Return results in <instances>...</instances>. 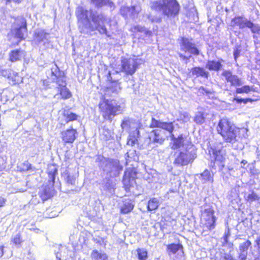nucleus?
Listing matches in <instances>:
<instances>
[{"label": "nucleus", "instance_id": "25", "mask_svg": "<svg viewBox=\"0 0 260 260\" xmlns=\"http://www.w3.org/2000/svg\"><path fill=\"white\" fill-rule=\"evenodd\" d=\"M159 201L156 198L150 199L148 202L147 209L149 211H153L158 208L159 206Z\"/></svg>", "mask_w": 260, "mask_h": 260}, {"label": "nucleus", "instance_id": "60", "mask_svg": "<svg viewBox=\"0 0 260 260\" xmlns=\"http://www.w3.org/2000/svg\"><path fill=\"white\" fill-rule=\"evenodd\" d=\"M108 80H112V77L111 76V73L110 72H109V76L108 77Z\"/></svg>", "mask_w": 260, "mask_h": 260}, {"label": "nucleus", "instance_id": "44", "mask_svg": "<svg viewBox=\"0 0 260 260\" xmlns=\"http://www.w3.org/2000/svg\"><path fill=\"white\" fill-rule=\"evenodd\" d=\"M251 90V88L250 86L248 85H245L241 88H238L236 89L237 93H248Z\"/></svg>", "mask_w": 260, "mask_h": 260}, {"label": "nucleus", "instance_id": "51", "mask_svg": "<svg viewBox=\"0 0 260 260\" xmlns=\"http://www.w3.org/2000/svg\"><path fill=\"white\" fill-rule=\"evenodd\" d=\"M230 233L229 230H228L227 232H225L224 235L223 236V240H224V243H228V238L230 236Z\"/></svg>", "mask_w": 260, "mask_h": 260}, {"label": "nucleus", "instance_id": "28", "mask_svg": "<svg viewBox=\"0 0 260 260\" xmlns=\"http://www.w3.org/2000/svg\"><path fill=\"white\" fill-rule=\"evenodd\" d=\"M63 116L64 118L66 123H68L71 121L75 120L77 119L78 116L69 110H64Z\"/></svg>", "mask_w": 260, "mask_h": 260}, {"label": "nucleus", "instance_id": "58", "mask_svg": "<svg viewBox=\"0 0 260 260\" xmlns=\"http://www.w3.org/2000/svg\"><path fill=\"white\" fill-rule=\"evenodd\" d=\"M3 249H4L3 246L0 247V257L3 255V254H4Z\"/></svg>", "mask_w": 260, "mask_h": 260}, {"label": "nucleus", "instance_id": "7", "mask_svg": "<svg viewBox=\"0 0 260 260\" xmlns=\"http://www.w3.org/2000/svg\"><path fill=\"white\" fill-rule=\"evenodd\" d=\"M101 159V167L103 171L111 177H115L119 175L120 172L122 170V167L120 166L119 161L117 159L102 157Z\"/></svg>", "mask_w": 260, "mask_h": 260}, {"label": "nucleus", "instance_id": "38", "mask_svg": "<svg viewBox=\"0 0 260 260\" xmlns=\"http://www.w3.org/2000/svg\"><path fill=\"white\" fill-rule=\"evenodd\" d=\"M133 32H141L146 34V35L149 34L150 32L147 30L144 27L141 25H136L132 27L131 29Z\"/></svg>", "mask_w": 260, "mask_h": 260}, {"label": "nucleus", "instance_id": "9", "mask_svg": "<svg viewBox=\"0 0 260 260\" xmlns=\"http://www.w3.org/2000/svg\"><path fill=\"white\" fill-rule=\"evenodd\" d=\"M196 157V155L192 151L186 150L175 154L174 164L177 166H183L192 162Z\"/></svg>", "mask_w": 260, "mask_h": 260}, {"label": "nucleus", "instance_id": "16", "mask_svg": "<svg viewBox=\"0 0 260 260\" xmlns=\"http://www.w3.org/2000/svg\"><path fill=\"white\" fill-rule=\"evenodd\" d=\"M151 127H157L166 130L169 132L171 135L173 134L172 132L174 128L173 122H162L154 118L151 119Z\"/></svg>", "mask_w": 260, "mask_h": 260}, {"label": "nucleus", "instance_id": "31", "mask_svg": "<svg viewBox=\"0 0 260 260\" xmlns=\"http://www.w3.org/2000/svg\"><path fill=\"white\" fill-rule=\"evenodd\" d=\"M182 247L180 244H172L168 246V251L169 254H175L179 250H182Z\"/></svg>", "mask_w": 260, "mask_h": 260}, {"label": "nucleus", "instance_id": "14", "mask_svg": "<svg viewBox=\"0 0 260 260\" xmlns=\"http://www.w3.org/2000/svg\"><path fill=\"white\" fill-rule=\"evenodd\" d=\"M149 139L151 143L161 145L165 139L164 132L161 129H155L149 134Z\"/></svg>", "mask_w": 260, "mask_h": 260}, {"label": "nucleus", "instance_id": "6", "mask_svg": "<svg viewBox=\"0 0 260 260\" xmlns=\"http://www.w3.org/2000/svg\"><path fill=\"white\" fill-rule=\"evenodd\" d=\"M201 220L205 231H210L215 228L216 218L214 211L210 206L205 205L203 206Z\"/></svg>", "mask_w": 260, "mask_h": 260}, {"label": "nucleus", "instance_id": "21", "mask_svg": "<svg viewBox=\"0 0 260 260\" xmlns=\"http://www.w3.org/2000/svg\"><path fill=\"white\" fill-rule=\"evenodd\" d=\"M171 140L172 141V145L171 148L172 149H177L183 146V138L182 135L176 138L174 134L170 135Z\"/></svg>", "mask_w": 260, "mask_h": 260}, {"label": "nucleus", "instance_id": "43", "mask_svg": "<svg viewBox=\"0 0 260 260\" xmlns=\"http://www.w3.org/2000/svg\"><path fill=\"white\" fill-rule=\"evenodd\" d=\"M194 121L197 124H202L205 121V117L202 113H198L194 117Z\"/></svg>", "mask_w": 260, "mask_h": 260}, {"label": "nucleus", "instance_id": "10", "mask_svg": "<svg viewBox=\"0 0 260 260\" xmlns=\"http://www.w3.org/2000/svg\"><path fill=\"white\" fill-rule=\"evenodd\" d=\"M120 66V72H124L126 75H132L137 69V59L133 58H123Z\"/></svg>", "mask_w": 260, "mask_h": 260}, {"label": "nucleus", "instance_id": "27", "mask_svg": "<svg viewBox=\"0 0 260 260\" xmlns=\"http://www.w3.org/2000/svg\"><path fill=\"white\" fill-rule=\"evenodd\" d=\"M23 54V52L21 50L12 51L10 54V59L11 61L19 60L22 57Z\"/></svg>", "mask_w": 260, "mask_h": 260}, {"label": "nucleus", "instance_id": "29", "mask_svg": "<svg viewBox=\"0 0 260 260\" xmlns=\"http://www.w3.org/2000/svg\"><path fill=\"white\" fill-rule=\"evenodd\" d=\"M134 207V205L132 204L130 201H125L121 208V212L123 214H127L133 209Z\"/></svg>", "mask_w": 260, "mask_h": 260}, {"label": "nucleus", "instance_id": "22", "mask_svg": "<svg viewBox=\"0 0 260 260\" xmlns=\"http://www.w3.org/2000/svg\"><path fill=\"white\" fill-rule=\"evenodd\" d=\"M191 73L193 76L196 77H202L208 78L209 73L205 71V70L200 67H194L191 69Z\"/></svg>", "mask_w": 260, "mask_h": 260}, {"label": "nucleus", "instance_id": "32", "mask_svg": "<svg viewBox=\"0 0 260 260\" xmlns=\"http://www.w3.org/2000/svg\"><path fill=\"white\" fill-rule=\"evenodd\" d=\"M47 171L49 179L54 182L55 176L57 172L56 167L54 165H50L48 166Z\"/></svg>", "mask_w": 260, "mask_h": 260}, {"label": "nucleus", "instance_id": "47", "mask_svg": "<svg viewBox=\"0 0 260 260\" xmlns=\"http://www.w3.org/2000/svg\"><path fill=\"white\" fill-rule=\"evenodd\" d=\"M199 91L200 92L202 93L203 94L206 93L207 95L212 93V91L211 90L207 89L205 88L204 87H200Z\"/></svg>", "mask_w": 260, "mask_h": 260}, {"label": "nucleus", "instance_id": "4", "mask_svg": "<svg viewBox=\"0 0 260 260\" xmlns=\"http://www.w3.org/2000/svg\"><path fill=\"white\" fill-rule=\"evenodd\" d=\"M99 108L103 117L110 121L115 116L122 113L124 109V106L115 100H107L100 103Z\"/></svg>", "mask_w": 260, "mask_h": 260}, {"label": "nucleus", "instance_id": "2", "mask_svg": "<svg viewBox=\"0 0 260 260\" xmlns=\"http://www.w3.org/2000/svg\"><path fill=\"white\" fill-rule=\"evenodd\" d=\"M51 78L56 83L54 90L56 92L54 98L57 100H66L72 96L71 92L67 87V83L63 73H61L58 67L54 64L51 69Z\"/></svg>", "mask_w": 260, "mask_h": 260}, {"label": "nucleus", "instance_id": "26", "mask_svg": "<svg viewBox=\"0 0 260 260\" xmlns=\"http://www.w3.org/2000/svg\"><path fill=\"white\" fill-rule=\"evenodd\" d=\"M244 198L245 200L250 203L260 200V197L254 191H251L248 193H246L244 196Z\"/></svg>", "mask_w": 260, "mask_h": 260}, {"label": "nucleus", "instance_id": "17", "mask_svg": "<svg viewBox=\"0 0 260 260\" xmlns=\"http://www.w3.org/2000/svg\"><path fill=\"white\" fill-rule=\"evenodd\" d=\"M77 131L75 129L71 128L61 132V138L65 143H73L76 139Z\"/></svg>", "mask_w": 260, "mask_h": 260}, {"label": "nucleus", "instance_id": "1", "mask_svg": "<svg viewBox=\"0 0 260 260\" xmlns=\"http://www.w3.org/2000/svg\"><path fill=\"white\" fill-rule=\"evenodd\" d=\"M77 17L82 23L83 26H80V31L88 33L97 30L101 35L110 37L106 27V24H110V19L102 13L88 11L82 7L77 8L76 12Z\"/></svg>", "mask_w": 260, "mask_h": 260}, {"label": "nucleus", "instance_id": "39", "mask_svg": "<svg viewBox=\"0 0 260 260\" xmlns=\"http://www.w3.org/2000/svg\"><path fill=\"white\" fill-rule=\"evenodd\" d=\"M251 245L250 241L247 240L245 242L241 243L239 246V250L240 252H247L249 247Z\"/></svg>", "mask_w": 260, "mask_h": 260}, {"label": "nucleus", "instance_id": "61", "mask_svg": "<svg viewBox=\"0 0 260 260\" xmlns=\"http://www.w3.org/2000/svg\"><path fill=\"white\" fill-rule=\"evenodd\" d=\"M246 163H247V161L245 160H243L241 162V164H243L244 165H245Z\"/></svg>", "mask_w": 260, "mask_h": 260}, {"label": "nucleus", "instance_id": "30", "mask_svg": "<svg viewBox=\"0 0 260 260\" xmlns=\"http://www.w3.org/2000/svg\"><path fill=\"white\" fill-rule=\"evenodd\" d=\"M112 136V132L108 128L104 127L100 133L101 138L105 141L110 139Z\"/></svg>", "mask_w": 260, "mask_h": 260}, {"label": "nucleus", "instance_id": "19", "mask_svg": "<svg viewBox=\"0 0 260 260\" xmlns=\"http://www.w3.org/2000/svg\"><path fill=\"white\" fill-rule=\"evenodd\" d=\"M209 151L210 154H213V157L216 161H222L223 159L224 152L222 149V146L219 145L217 147L211 148Z\"/></svg>", "mask_w": 260, "mask_h": 260}, {"label": "nucleus", "instance_id": "62", "mask_svg": "<svg viewBox=\"0 0 260 260\" xmlns=\"http://www.w3.org/2000/svg\"><path fill=\"white\" fill-rule=\"evenodd\" d=\"M59 260H60V259H59Z\"/></svg>", "mask_w": 260, "mask_h": 260}, {"label": "nucleus", "instance_id": "42", "mask_svg": "<svg viewBox=\"0 0 260 260\" xmlns=\"http://www.w3.org/2000/svg\"><path fill=\"white\" fill-rule=\"evenodd\" d=\"M252 33L254 34V38H257L256 35H260V26L258 25L254 24L252 23V26L250 27Z\"/></svg>", "mask_w": 260, "mask_h": 260}, {"label": "nucleus", "instance_id": "20", "mask_svg": "<svg viewBox=\"0 0 260 260\" xmlns=\"http://www.w3.org/2000/svg\"><path fill=\"white\" fill-rule=\"evenodd\" d=\"M141 11V8L139 6H133L131 8L128 7L123 6L120 9V13L124 16H127L128 13L131 12L133 15H135L139 13Z\"/></svg>", "mask_w": 260, "mask_h": 260}, {"label": "nucleus", "instance_id": "55", "mask_svg": "<svg viewBox=\"0 0 260 260\" xmlns=\"http://www.w3.org/2000/svg\"><path fill=\"white\" fill-rule=\"evenodd\" d=\"M179 55L180 57V58H182V59H184H184H186V60H187V59H189V58H190V57H191V55H190L188 57L186 56H185V55H183V54H181V53H180Z\"/></svg>", "mask_w": 260, "mask_h": 260}, {"label": "nucleus", "instance_id": "13", "mask_svg": "<svg viewBox=\"0 0 260 260\" xmlns=\"http://www.w3.org/2000/svg\"><path fill=\"white\" fill-rule=\"evenodd\" d=\"M50 36L43 30H37L34 35V39L40 45L42 44L44 46L45 48H48L51 44L49 41Z\"/></svg>", "mask_w": 260, "mask_h": 260}, {"label": "nucleus", "instance_id": "15", "mask_svg": "<svg viewBox=\"0 0 260 260\" xmlns=\"http://www.w3.org/2000/svg\"><path fill=\"white\" fill-rule=\"evenodd\" d=\"M231 26L233 27L238 26L240 29H243L245 27L250 28L252 26V22L244 17L237 16L232 20Z\"/></svg>", "mask_w": 260, "mask_h": 260}, {"label": "nucleus", "instance_id": "3", "mask_svg": "<svg viewBox=\"0 0 260 260\" xmlns=\"http://www.w3.org/2000/svg\"><path fill=\"white\" fill-rule=\"evenodd\" d=\"M151 9L161 13L167 17L178 15L180 6L176 0H157L151 3Z\"/></svg>", "mask_w": 260, "mask_h": 260}, {"label": "nucleus", "instance_id": "8", "mask_svg": "<svg viewBox=\"0 0 260 260\" xmlns=\"http://www.w3.org/2000/svg\"><path fill=\"white\" fill-rule=\"evenodd\" d=\"M137 123H138L130 119H124L121 123V125L123 129H127L128 127L131 129H135L134 131L131 132L129 134L127 142L128 145L134 146L138 142L140 134Z\"/></svg>", "mask_w": 260, "mask_h": 260}, {"label": "nucleus", "instance_id": "18", "mask_svg": "<svg viewBox=\"0 0 260 260\" xmlns=\"http://www.w3.org/2000/svg\"><path fill=\"white\" fill-rule=\"evenodd\" d=\"M222 75L225 78L226 81L230 82L232 86H239L242 84L240 79L237 75H233L230 71H224Z\"/></svg>", "mask_w": 260, "mask_h": 260}, {"label": "nucleus", "instance_id": "56", "mask_svg": "<svg viewBox=\"0 0 260 260\" xmlns=\"http://www.w3.org/2000/svg\"><path fill=\"white\" fill-rule=\"evenodd\" d=\"M256 243L257 244L258 248L259 251L260 252V236L258 238H257V239H256Z\"/></svg>", "mask_w": 260, "mask_h": 260}, {"label": "nucleus", "instance_id": "34", "mask_svg": "<svg viewBox=\"0 0 260 260\" xmlns=\"http://www.w3.org/2000/svg\"><path fill=\"white\" fill-rule=\"evenodd\" d=\"M200 179L202 180L203 183L208 181L213 182V181L211 176L210 172L207 170H206L203 173L200 174Z\"/></svg>", "mask_w": 260, "mask_h": 260}, {"label": "nucleus", "instance_id": "5", "mask_svg": "<svg viewBox=\"0 0 260 260\" xmlns=\"http://www.w3.org/2000/svg\"><path fill=\"white\" fill-rule=\"evenodd\" d=\"M217 130L226 142L233 143L236 141L238 129L228 119L222 118L219 121Z\"/></svg>", "mask_w": 260, "mask_h": 260}, {"label": "nucleus", "instance_id": "52", "mask_svg": "<svg viewBox=\"0 0 260 260\" xmlns=\"http://www.w3.org/2000/svg\"><path fill=\"white\" fill-rule=\"evenodd\" d=\"M247 256V252H240L239 258L241 260H245Z\"/></svg>", "mask_w": 260, "mask_h": 260}, {"label": "nucleus", "instance_id": "23", "mask_svg": "<svg viewBox=\"0 0 260 260\" xmlns=\"http://www.w3.org/2000/svg\"><path fill=\"white\" fill-rule=\"evenodd\" d=\"M92 260H108V256L104 252H101L97 250H94L91 253Z\"/></svg>", "mask_w": 260, "mask_h": 260}, {"label": "nucleus", "instance_id": "12", "mask_svg": "<svg viewBox=\"0 0 260 260\" xmlns=\"http://www.w3.org/2000/svg\"><path fill=\"white\" fill-rule=\"evenodd\" d=\"M180 49L185 52H188L190 54L198 55L199 54V50L195 47L188 39L182 38L180 42Z\"/></svg>", "mask_w": 260, "mask_h": 260}, {"label": "nucleus", "instance_id": "33", "mask_svg": "<svg viewBox=\"0 0 260 260\" xmlns=\"http://www.w3.org/2000/svg\"><path fill=\"white\" fill-rule=\"evenodd\" d=\"M91 2L96 6L99 7H102L105 5H108L110 7L113 6L114 4L109 0H91Z\"/></svg>", "mask_w": 260, "mask_h": 260}, {"label": "nucleus", "instance_id": "48", "mask_svg": "<svg viewBox=\"0 0 260 260\" xmlns=\"http://www.w3.org/2000/svg\"><path fill=\"white\" fill-rule=\"evenodd\" d=\"M250 100L249 99H239L238 98H235L234 99V101H236V102L238 104H241V103L243 102L244 103L246 104L247 103L248 101H250Z\"/></svg>", "mask_w": 260, "mask_h": 260}, {"label": "nucleus", "instance_id": "24", "mask_svg": "<svg viewBox=\"0 0 260 260\" xmlns=\"http://www.w3.org/2000/svg\"><path fill=\"white\" fill-rule=\"evenodd\" d=\"M221 67V64L219 61L209 60L206 64V68L210 71H217Z\"/></svg>", "mask_w": 260, "mask_h": 260}, {"label": "nucleus", "instance_id": "50", "mask_svg": "<svg viewBox=\"0 0 260 260\" xmlns=\"http://www.w3.org/2000/svg\"><path fill=\"white\" fill-rule=\"evenodd\" d=\"M43 191L44 192V195H43L42 193H40V196L42 199L45 201L50 197V194L46 190H44Z\"/></svg>", "mask_w": 260, "mask_h": 260}, {"label": "nucleus", "instance_id": "59", "mask_svg": "<svg viewBox=\"0 0 260 260\" xmlns=\"http://www.w3.org/2000/svg\"><path fill=\"white\" fill-rule=\"evenodd\" d=\"M224 257L226 260H235L230 255H229L225 256Z\"/></svg>", "mask_w": 260, "mask_h": 260}, {"label": "nucleus", "instance_id": "45", "mask_svg": "<svg viewBox=\"0 0 260 260\" xmlns=\"http://www.w3.org/2000/svg\"><path fill=\"white\" fill-rule=\"evenodd\" d=\"M12 241L14 243V244L16 245H20L22 241L21 238V236L20 234H18L16 235L12 239Z\"/></svg>", "mask_w": 260, "mask_h": 260}, {"label": "nucleus", "instance_id": "36", "mask_svg": "<svg viewBox=\"0 0 260 260\" xmlns=\"http://www.w3.org/2000/svg\"><path fill=\"white\" fill-rule=\"evenodd\" d=\"M139 260H146L147 258V251L144 248H138L137 250Z\"/></svg>", "mask_w": 260, "mask_h": 260}, {"label": "nucleus", "instance_id": "49", "mask_svg": "<svg viewBox=\"0 0 260 260\" xmlns=\"http://www.w3.org/2000/svg\"><path fill=\"white\" fill-rule=\"evenodd\" d=\"M6 5H10L12 2L15 4H20L23 1V0H5Z\"/></svg>", "mask_w": 260, "mask_h": 260}, {"label": "nucleus", "instance_id": "53", "mask_svg": "<svg viewBox=\"0 0 260 260\" xmlns=\"http://www.w3.org/2000/svg\"><path fill=\"white\" fill-rule=\"evenodd\" d=\"M240 54V51L238 49L234 51V56L235 60L239 57Z\"/></svg>", "mask_w": 260, "mask_h": 260}, {"label": "nucleus", "instance_id": "35", "mask_svg": "<svg viewBox=\"0 0 260 260\" xmlns=\"http://www.w3.org/2000/svg\"><path fill=\"white\" fill-rule=\"evenodd\" d=\"M123 183L126 188H129L131 186H133L135 183V180L133 179L128 177L126 175H124L123 178Z\"/></svg>", "mask_w": 260, "mask_h": 260}, {"label": "nucleus", "instance_id": "11", "mask_svg": "<svg viewBox=\"0 0 260 260\" xmlns=\"http://www.w3.org/2000/svg\"><path fill=\"white\" fill-rule=\"evenodd\" d=\"M14 33L16 37L20 39L24 38L27 33L26 22L22 17H18L14 23Z\"/></svg>", "mask_w": 260, "mask_h": 260}, {"label": "nucleus", "instance_id": "37", "mask_svg": "<svg viewBox=\"0 0 260 260\" xmlns=\"http://www.w3.org/2000/svg\"><path fill=\"white\" fill-rule=\"evenodd\" d=\"M109 89L115 93L118 92L121 90L120 83L117 81H114L111 83V85L109 86Z\"/></svg>", "mask_w": 260, "mask_h": 260}, {"label": "nucleus", "instance_id": "40", "mask_svg": "<svg viewBox=\"0 0 260 260\" xmlns=\"http://www.w3.org/2000/svg\"><path fill=\"white\" fill-rule=\"evenodd\" d=\"M178 120L182 123L187 122L190 120V116L187 113H181Z\"/></svg>", "mask_w": 260, "mask_h": 260}, {"label": "nucleus", "instance_id": "57", "mask_svg": "<svg viewBox=\"0 0 260 260\" xmlns=\"http://www.w3.org/2000/svg\"><path fill=\"white\" fill-rule=\"evenodd\" d=\"M24 165L26 166V170H28L29 169H30L31 168V164H30L28 161L25 162L24 164Z\"/></svg>", "mask_w": 260, "mask_h": 260}, {"label": "nucleus", "instance_id": "46", "mask_svg": "<svg viewBox=\"0 0 260 260\" xmlns=\"http://www.w3.org/2000/svg\"><path fill=\"white\" fill-rule=\"evenodd\" d=\"M66 179L68 184L73 185L75 183L76 178L74 176H71L68 174Z\"/></svg>", "mask_w": 260, "mask_h": 260}, {"label": "nucleus", "instance_id": "41", "mask_svg": "<svg viewBox=\"0 0 260 260\" xmlns=\"http://www.w3.org/2000/svg\"><path fill=\"white\" fill-rule=\"evenodd\" d=\"M124 175L135 180L137 173L134 169H128L125 171Z\"/></svg>", "mask_w": 260, "mask_h": 260}, {"label": "nucleus", "instance_id": "54", "mask_svg": "<svg viewBox=\"0 0 260 260\" xmlns=\"http://www.w3.org/2000/svg\"><path fill=\"white\" fill-rule=\"evenodd\" d=\"M6 200L0 197V207H3L5 204Z\"/></svg>", "mask_w": 260, "mask_h": 260}]
</instances>
